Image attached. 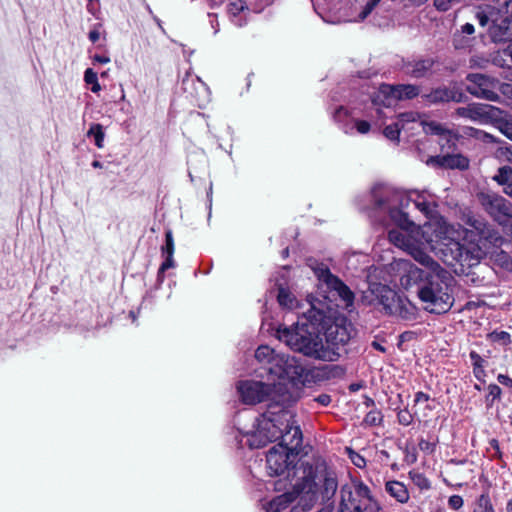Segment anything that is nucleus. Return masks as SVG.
I'll list each match as a JSON object with an SVG mask.
<instances>
[{
    "instance_id": "22",
    "label": "nucleus",
    "mask_w": 512,
    "mask_h": 512,
    "mask_svg": "<svg viewBox=\"0 0 512 512\" xmlns=\"http://www.w3.org/2000/svg\"><path fill=\"white\" fill-rule=\"evenodd\" d=\"M427 101L430 103H440L449 101H459L460 97L455 92L448 88H437L426 95Z\"/></svg>"
},
{
    "instance_id": "60",
    "label": "nucleus",
    "mask_w": 512,
    "mask_h": 512,
    "mask_svg": "<svg viewBox=\"0 0 512 512\" xmlns=\"http://www.w3.org/2000/svg\"><path fill=\"white\" fill-rule=\"evenodd\" d=\"M281 483H282V480H279V481L274 483V487H275L276 490L280 491L282 489V487L280 486Z\"/></svg>"
},
{
    "instance_id": "2",
    "label": "nucleus",
    "mask_w": 512,
    "mask_h": 512,
    "mask_svg": "<svg viewBox=\"0 0 512 512\" xmlns=\"http://www.w3.org/2000/svg\"><path fill=\"white\" fill-rule=\"evenodd\" d=\"M256 360L266 371L271 383L256 380H244L237 384V391L244 404L255 405L270 402L273 407L289 406L296 401L290 392V386L300 381L304 367L293 356L276 353L267 345H261L255 351Z\"/></svg>"
},
{
    "instance_id": "50",
    "label": "nucleus",
    "mask_w": 512,
    "mask_h": 512,
    "mask_svg": "<svg viewBox=\"0 0 512 512\" xmlns=\"http://www.w3.org/2000/svg\"><path fill=\"white\" fill-rule=\"evenodd\" d=\"M474 31V26L470 23H466L461 27V33L463 34L472 35Z\"/></svg>"
},
{
    "instance_id": "61",
    "label": "nucleus",
    "mask_w": 512,
    "mask_h": 512,
    "mask_svg": "<svg viewBox=\"0 0 512 512\" xmlns=\"http://www.w3.org/2000/svg\"><path fill=\"white\" fill-rule=\"evenodd\" d=\"M483 136H484L485 139H489L490 141H494L493 136H491V135H489L487 133H483Z\"/></svg>"
},
{
    "instance_id": "38",
    "label": "nucleus",
    "mask_w": 512,
    "mask_h": 512,
    "mask_svg": "<svg viewBox=\"0 0 512 512\" xmlns=\"http://www.w3.org/2000/svg\"><path fill=\"white\" fill-rule=\"evenodd\" d=\"M498 129L508 139L512 140V124L506 121H500L498 122Z\"/></svg>"
},
{
    "instance_id": "13",
    "label": "nucleus",
    "mask_w": 512,
    "mask_h": 512,
    "mask_svg": "<svg viewBox=\"0 0 512 512\" xmlns=\"http://www.w3.org/2000/svg\"><path fill=\"white\" fill-rule=\"evenodd\" d=\"M419 94V89L414 85H397L392 86L383 84L380 86L376 96L373 97L372 102L375 105H383L390 107L395 100L411 99Z\"/></svg>"
},
{
    "instance_id": "21",
    "label": "nucleus",
    "mask_w": 512,
    "mask_h": 512,
    "mask_svg": "<svg viewBox=\"0 0 512 512\" xmlns=\"http://www.w3.org/2000/svg\"><path fill=\"white\" fill-rule=\"evenodd\" d=\"M385 489L387 493L400 503H407L409 500V492L406 486L399 481L393 480L386 482Z\"/></svg>"
},
{
    "instance_id": "62",
    "label": "nucleus",
    "mask_w": 512,
    "mask_h": 512,
    "mask_svg": "<svg viewBox=\"0 0 512 512\" xmlns=\"http://www.w3.org/2000/svg\"><path fill=\"white\" fill-rule=\"evenodd\" d=\"M211 2L213 3V5H217L220 4L222 0H211Z\"/></svg>"
},
{
    "instance_id": "55",
    "label": "nucleus",
    "mask_w": 512,
    "mask_h": 512,
    "mask_svg": "<svg viewBox=\"0 0 512 512\" xmlns=\"http://www.w3.org/2000/svg\"><path fill=\"white\" fill-rule=\"evenodd\" d=\"M499 339H502V340H509L510 339V335L507 333V332H501L499 334Z\"/></svg>"
},
{
    "instance_id": "30",
    "label": "nucleus",
    "mask_w": 512,
    "mask_h": 512,
    "mask_svg": "<svg viewBox=\"0 0 512 512\" xmlns=\"http://www.w3.org/2000/svg\"><path fill=\"white\" fill-rule=\"evenodd\" d=\"M174 249H175V247H174L173 233L170 229H168L165 232V244L161 247V254H162V256H165V255L173 256Z\"/></svg>"
},
{
    "instance_id": "32",
    "label": "nucleus",
    "mask_w": 512,
    "mask_h": 512,
    "mask_svg": "<svg viewBox=\"0 0 512 512\" xmlns=\"http://www.w3.org/2000/svg\"><path fill=\"white\" fill-rule=\"evenodd\" d=\"M401 127L399 126V123L395 122L392 125H388L385 127L383 133L386 138L389 140L395 141L398 140L399 134H400Z\"/></svg>"
},
{
    "instance_id": "15",
    "label": "nucleus",
    "mask_w": 512,
    "mask_h": 512,
    "mask_svg": "<svg viewBox=\"0 0 512 512\" xmlns=\"http://www.w3.org/2000/svg\"><path fill=\"white\" fill-rule=\"evenodd\" d=\"M333 118L339 125V128L347 135H353L355 132L359 134H367L371 128L368 121L351 117L349 111L343 106H340L335 110Z\"/></svg>"
},
{
    "instance_id": "39",
    "label": "nucleus",
    "mask_w": 512,
    "mask_h": 512,
    "mask_svg": "<svg viewBox=\"0 0 512 512\" xmlns=\"http://www.w3.org/2000/svg\"><path fill=\"white\" fill-rule=\"evenodd\" d=\"M449 507L458 510L463 506V498L460 495H452L448 500Z\"/></svg>"
},
{
    "instance_id": "52",
    "label": "nucleus",
    "mask_w": 512,
    "mask_h": 512,
    "mask_svg": "<svg viewBox=\"0 0 512 512\" xmlns=\"http://www.w3.org/2000/svg\"><path fill=\"white\" fill-rule=\"evenodd\" d=\"M352 461L357 467H362L365 464L364 458L360 455H357L356 458L352 459Z\"/></svg>"
},
{
    "instance_id": "42",
    "label": "nucleus",
    "mask_w": 512,
    "mask_h": 512,
    "mask_svg": "<svg viewBox=\"0 0 512 512\" xmlns=\"http://www.w3.org/2000/svg\"><path fill=\"white\" fill-rule=\"evenodd\" d=\"M418 445H419L420 450L427 452V453H431L434 450V444L430 443L429 441H427L425 439H421L419 441Z\"/></svg>"
},
{
    "instance_id": "40",
    "label": "nucleus",
    "mask_w": 512,
    "mask_h": 512,
    "mask_svg": "<svg viewBox=\"0 0 512 512\" xmlns=\"http://www.w3.org/2000/svg\"><path fill=\"white\" fill-rule=\"evenodd\" d=\"M378 2H379V0H371V1H369L365 5L363 11L361 12L360 18L362 20L365 19L372 12V10L374 9V7L377 5Z\"/></svg>"
},
{
    "instance_id": "33",
    "label": "nucleus",
    "mask_w": 512,
    "mask_h": 512,
    "mask_svg": "<svg viewBox=\"0 0 512 512\" xmlns=\"http://www.w3.org/2000/svg\"><path fill=\"white\" fill-rule=\"evenodd\" d=\"M163 257L165 258V260L162 262V264L158 270V280H160V281H163L165 271L170 268H173L175 266V261H174L173 256L165 255Z\"/></svg>"
},
{
    "instance_id": "12",
    "label": "nucleus",
    "mask_w": 512,
    "mask_h": 512,
    "mask_svg": "<svg viewBox=\"0 0 512 512\" xmlns=\"http://www.w3.org/2000/svg\"><path fill=\"white\" fill-rule=\"evenodd\" d=\"M352 333V325L345 318L337 319L329 325L325 331L324 348L334 349L337 352V360L341 356V348L345 346Z\"/></svg>"
},
{
    "instance_id": "7",
    "label": "nucleus",
    "mask_w": 512,
    "mask_h": 512,
    "mask_svg": "<svg viewBox=\"0 0 512 512\" xmlns=\"http://www.w3.org/2000/svg\"><path fill=\"white\" fill-rule=\"evenodd\" d=\"M369 303L374 306H381L388 315L395 316L402 320L412 321L417 317V308L407 298L400 296L396 291L387 285L374 283L369 288V295L366 296Z\"/></svg>"
},
{
    "instance_id": "3",
    "label": "nucleus",
    "mask_w": 512,
    "mask_h": 512,
    "mask_svg": "<svg viewBox=\"0 0 512 512\" xmlns=\"http://www.w3.org/2000/svg\"><path fill=\"white\" fill-rule=\"evenodd\" d=\"M285 407L269 405L268 410L256 419L255 429L246 432L238 440L240 446L244 445V439L245 444L252 449L261 448L277 440L293 447L301 446L302 432L299 426L295 425L294 416Z\"/></svg>"
},
{
    "instance_id": "54",
    "label": "nucleus",
    "mask_w": 512,
    "mask_h": 512,
    "mask_svg": "<svg viewBox=\"0 0 512 512\" xmlns=\"http://www.w3.org/2000/svg\"><path fill=\"white\" fill-rule=\"evenodd\" d=\"M372 347H373L374 349H376V350H378V351L382 352V353L386 352V348H385L382 344H380V343H378V342H376V341H373V342H372Z\"/></svg>"
},
{
    "instance_id": "44",
    "label": "nucleus",
    "mask_w": 512,
    "mask_h": 512,
    "mask_svg": "<svg viewBox=\"0 0 512 512\" xmlns=\"http://www.w3.org/2000/svg\"><path fill=\"white\" fill-rule=\"evenodd\" d=\"M473 374H474V376H475L479 381L484 382V377L486 376V372H485V370H484V365H482V366H478V367H474V368H473Z\"/></svg>"
},
{
    "instance_id": "63",
    "label": "nucleus",
    "mask_w": 512,
    "mask_h": 512,
    "mask_svg": "<svg viewBox=\"0 0 512 512\" xmlns=\"http://www.w3.org/2000/svg\"><path fill=\"white\" fill-rule=\"evenodd\" d=\"M511 22H512V13H510V15H509V23H511Z\"/></svg>"
},
{
    "instance_id": "41",
    "label": "nucleus",
    "mask_w": 512,
    "mask_h": 512,
    "mask_svg": "<svg viewBox=\"0 0 512 512\" xmlns=\"http://www.w3.org/2000/svg\"><path fill=\"white\" fill-rule=\"evenodd\" d=\"M469 357H470L473 368L482 366L484 364V359L475 351H471L469 354Z\"/></svg>"
},
{
    "instance_id": "43",
    "label": "nucleus",
    "mask_w": 512,
    "mask_h": 512,
    "mask_svg": "<svg viewBox=\"0 0 512 512\" xmlns=\"http://www.w3.org/2000/svg\"><path fill=\"white\" fill-rule=\"evenodd\" d=\"M314 401L322 406H328L331 403V396L328 394H320L314 398Z\"/></svg>"
},
{
    "instance_id": "34",
    "label": "nucleus",
    "mask_w": 512,
    "mask_h": 512,
    "mask_svg": "<svg viewBox=\"0 0 512 512\" xmlns=\"http://www.w3.org/2000/svg\"><path fill=\"white\" fill-rule=\"evenodd\" d=\"M364 422L370 426H376L382 422V415L379 411H370L366 414Z\"/></svg>"
},
{
    "instance_id": "35",
    "label": "nucleus",
    "mask_w": 512,
    "mask_h": 512,
    "mask_svg": "<svg viewBox=\"0 0 512 512\" xmlns=\"http://www.w3.org/2000/svg\"><path fill=\"white\" fill-rule=\"evenodd\" d=\"M417 118H418L417 113L406 112V113H402L398 116L397 123H399V126L401 127V129H403L406 123L415 122V121H417Z\"/></svg>"
},
{
    "instance_id": "19",
    "label": "nucleus",
    "mask_w": 512,
    "mask_h": 512,
    "mask_svg": "<svg viewBox=\"0 0 512 512\" xmlns=\"http://www.w3.org/2000/svg\"><path fill=\"white\" fill-rule=\"evenodd\" d=\"M296 499L297 493L293 488L291 492H285L265 503L264 508L267 512H282Z\"/></svg>"
},
{
    "instance_id": "47",
    "label": "nucleus",
    "mask_w": 512,
    "mask_h": 512,
    "mask_svg": "<svg viewBox=\"0 0 512 512\" xmlns=\"http://www.w3.org/2000/svg\"><path fill=\"white\" fill-rule=\"evenodd\" d=\"M453 43L456 49H462L466 46V41H464V38L461 35H455Z\"/></svg>"
},
{
    "instance_id": "16",
    "label": "nucleus",
    "mask_w": 512,
    "mask_h": 512,
    "mask_svg": "<svg viewBox=\"0 0 512 512\" xmlns=\"http://www.w3.org/2000/svg\"><path fill=\"white\" fill-rule=\"evenodd\" d=\"M423 129L426 133L438 135L440 137V145L442 149H454L459 136L456 132L448 129L443 124L438 122L424 123Z\"/></svg>"
},
{
    "instance_id": "45",
    "label": "nucleus",
    "mask_w": 512,
    "mask_h": 512,
    "mask_svg": "<svg viewBox=\"0 0 512 512\" xmlns=\"http://www.w3.org/2000/svg\"><path fill=\"white\" fill-rule=\"evenodd\" d=\"M100 25L95 26L88 34V38L91 42L95 43L100 38V31H99Z\"/></svg>"
},
{
    "instance_id": "8",
    "label": "nucleus",
    "mask_w": 512,
    "mask_h": 512,
    "mask_svg": "<svg viewBox=\"0 0 512 512\" xmlns=\"http://www.w3.org/2000/svg\"><path fill=\"white\" fill-rule=\"evenodd\" d=\"M380 504L361 481H351L340 489L339 512H379Z\"/></svg>"
},
{
    "instance_id": "4",
    "label": "nucleus",
    "mask_w": 512,
    "mask_h": 512,
    "mask_svg": "<svg viewBox=\"0 0 512 512\" xmlns=\"http://www.w3.org/2000/svg\"><path fill=\"white\" fill-rule=\"evenodd\" d=\"M315 276L320 282L319 290L323 293L322 298L310 297L307 300L309 305V320L313 324L324 323L328 313L335 306L351 311L354 304V293L337 276L323 264L312 267Z\"/></svg>"
},
{
    "instance_id": "31",
    "label": "nucleus",
    "mask_w": 512,
    "mask_h": 512,
    "mask_svg": "<svg viewBox=\"0 0 512 512\" xmlns=\"http://www.w3.org/2000/svg\"><path fill=\"white\" fill-rule=\"evenodd\" d=\"M501 396V388L496 384H490L488 386V394L486 396L487 406L491 407L496 399Z\"/></svg>"
},
{
    "instance_id": "25",
    "label": "nucleus",
    "mask_w": 512,
    "mask_h": 512,
    "mask_svg": "<svg viewBox=\"0 0 512 512\" xmlns=\"http://www.w3.org/2000/svg\"><path fill=\"white\" fill-rule=\"evenodd\" d=\"M278 302L280 306L288 309H293L296 304V299L292 296V294L283 287H280L277 295Z\"/></svg>"
},
{
    "instance_id": "58",
    "label": "nucleus",
    "mask_w": 512,
    "mask_h": 512,
    "mask_svg": "<svg viewBox=\"0 0 512 512\" xmlns=\"http://www.w3.org/2000/svg\"><path fill=\"white\" fill-rule=\"evenodd\" d=\"M469 130L473 133H470V135H473V136H476V137H479V134L481 133L480 131L476 130V129H473V128H469Z\"/></svg>"
},
{
    "instance_id": "26",
    "label": "nucleus",
    "mask_w": 512,
    "mask_h": 512,
    "mask_svg": "<svg viewBox=\"0 0 512 512\" xmlns=\"http://www.w3.org/2000/svg\"><path fill=\"white\" fill-rule=\"evenodd\" d=\"M409 478L421 490H428L431 487L430 481L423 473L412 470L409 472Z\"/></svg>"
},
{
    "instance_id": "20",
    "label": "nucleus",
    "mask_w": 512,
    "mask_h": 512,
    "mask_svg": "<svg viewBox=\"0 0 512 512\" xmlns=\"http://www.w3.org/2000/svg\"><path fill=\"white\" fill-rule=\"evenodd\" d=\"M498 185L502 186L503 192L512 198V167L502 166L492 178Z\"/></svg>"
},
{
    "instance_id": "27",
    "label": "nucleus",
    "mask_w": 512,
    "mask_h": 512,
    "mask_svg": "<svg viewBox=\"0 0 512 512\" xmlns=\"http://www.w3.org/2000/svg\"><path fill=\"white\" fill-rule=\"evenodd\" d=\"M84 81L86 84L91 85V91L93 93H98L101 90V86L98 82L97 73L93 69L88 68L85 70Z\"/></svg>"
},
{
    "instance_id": "5",
    "label": "nucleus",
    "mask_w": 512,
    "mask_h": 512,
    "mask_svg": "<svg viewBox=\"0 0 512 512\" xmlns=\"http://www.w3.org/2000/svg\"><path fill=\"white\" fill-rule=\"evenodd\" d=\"M308 316L309 309L303 312L305 322L298 321L293 326L278 329L277 335L279 340L292 350L314 359L328 362L337 361V352L332 348H324L322 338L315 331L316 326L324 325L326 322L313 324Z\"/></svg>"
},
{
    "instance_id": "17",
    "label": "nucleus",
    "mask_w": 512,
    "mask_h": 512,
    "mask_svg": "<svg viewBox=\"0 0 512 512\" xmlns=\"http://www.w3.org/2000/svg\"><path fill=\"white\" fill-rule=\"evenodd\" d=\"M426 164L433 167L464 170L468 168L469 160L461 154H446L431 156L426 160Z\"/></svg>"
},
{
    "instance_id": "29",
    "label": "nucleus",
    "mask_w": 512,
    "mask_h": 512,
    "mask_svg": "<svg viewBox=\"0 0 512 512\" xmlns=\"http://www.w3.org/2000/svg\"><path fill=\"white\" fill-rule=\"evenodd\" d=\"M248 11L245 0H230L228 4V12L231 16L236 17L241 13Z\"/></svg>"
},
{
    "instance_id": "6",
    "label": "nucleus",
    "mask_w": 512,
    "mask_h": 512,
    "mask_svg": "<svg viewBox=\"0 0 512 512\" xmlns=\"http://www.w3.org/2000/svg\"><path fill=\"white\" fill-rule=\"evenodd\" d=\"M429 272L418 287V297L423 308L434 314L448 312L454 304V279L436 262V266L428 267Z\"/></svg>"
},
{
    "instance_id": "57",
    "label": "nucleus",
    "mask_w": 512,
    "mask_h": 512,
    "mask_svg": "<svg viewBox=\"0 0 512 512\" xmlns=\"http://www.w3.org/2000/svg\"><path fill=\"white\" fill-rule=\"evenodd\" d=\"M506 512H512V498L507 502Z\"/></svg>"
},
{
    "instance_id": "11",
    "label": "nucleus",
    "mask_w": 512,
    "mask_h": 512,
    "mask_svg": "<svg viewBox=\"0 0 512 512\" xmlns=\"http://www.w3.org/2000/svg\"><path fill=\"white\" fill-rule=\"evenodd\" d=\"M301 446H295L280 442L273 446L267 453V470L271 476H280L287 471L294 462Z\"/></svg>"
},
{
    "instance_id": "37",
    "label": "nucleus",
    "mask_w": 512,
    "mask_h": 512,
    "mask_svg": "<svg viewBox=\"0 0 512 512\" xmlns=\"http://www.w3.org/2000/svg\"><path fill=\"white\" fill-rule=\"evenodd\" d=\"M460 2L459 0H434V5L439 11H447L452 4Z\"/></svg>"
},
{
    "instance_id": "18",
    "label": "nucleus",
    "mask_w": 512,
    "mask_h": 512,
    "mask_svg": "<svg viewBox=\"0 0 512 512\" xmlns=\"http://www.w3.org/2000/svg\"><path fill=\"white\" fill-rule=\"evenodd\" d=\"M493 107L486 104L472 103L465 107H459L455 113L457 116L470 119L472 121H482L491 116Z\"/></svg>"
},
{
    "instance_id": "14",
    "label": "nucleus",
    "mask_w": 512,
    "mask_h": 512,
    "mask_svg": "<svg viewBox=\"0 0 512 512\" xmlns=\"http://www.w3.org/2000/svg\"><path fill=\"white\" fill-rule=\"evenodd\" d=\"M469 84L466 90L477 98L496 101L498 95L495 92L496 81L484 74L474 73L467 76Z\"/></svg>"
},
{
    "instance_id": "24",
    "label": "nucleus",
    "mask_w": 512,
    "mask_h": 512,
    "mask_svg": "<svg viewBox=\"0 0 512 512\" xmlns=\"http://www.w3.org/2000/svg\"><path fill=\"white\" fill-rule=\"evenodd\" d=\"M87 136L94 138V143L98 148H103L105 133L101 124H92L87 132Z\"/></svg>"
},
{
    "instance_id": "1",
    "label": "nucleus",
    "mask_w": 512,
    "mask_h": 512,
    "mask_svg": "<svg viewBox=\"0 0 512 512\" xmlns=\"http://www.w3.org/2000/svg\"><path fill=\"white\" fill-rule=\"evenodd\" d=\"M374 198L376 210L387 214L383 221L384 226L390 224L397 228L388 232L389 241L396 247L407 251L417 262L425 267H434L436 262L425 251L429 248L438 255L442 261L456 269L457 265L472 267L479 263L480 249L465 248L460 242L461 231L449 225L442 217L437 215L436 204L428 201L424 194H418L413 200L414 206L428 219L422 226H417L407 214L397 208L400 195L388 189L375 190Z\"/></svg>"
},
{
    "instance_id": "9",
    "label": "nucleus",
    "mask_w": 512,
    "mask_h": 512,
    "mask_svg": "<svg viewBox=\"0 0 512 512\" xmlns=\"http://www.w3.org/2000/svg\"><path fill=\"white\" fill-rule=\"evenodd\" d=\"M510 13H512V0H497L496 7L479 10L475 17L482 27L491 22L490 35L495 42H500L507 39Z\"/></svg>"
},
{
    "instance_id": "51",
    "label": "nucleus",
    "mask_w": 512,
    "mask_h": 512,
    "mask_svg": "<svg viewBox=\"0 0 512 512\" xmlns=\"http://www.w3.org/2000/svg\"><path fill=\"white\" fill-rule=\"evenodd\" d=\"M490 445L491 447L495 450V454L494 456H497V457H500L501 456V452H500V449H499V443L497 440L495 439H492L490 441Z\"/></svg>"
},
{
    "instance_id": "10",
    "label": "nucleus",
    "mask_w": 512,
    "mask_h": 512,
    "mask_svg": "<svg viewBox=\"0 0 512 512\" xmlns=\"http://www.w3.org/2000/svg\"><path fill=\"white\" fill-rule=\"evenodd\" d=\"M481 207L499 224L512 219V203L492 190H483L477 194Z\"/></svg>"
},
{
    "instance_id": "23",
    "label": "nucleus",
    "mask_w": 512,
    "mask_h": 512,
    "mask_svg": "<svg viewBox=\"0 0 512 512\" xmlns=\"http://www.w3.org/2000/svg\"><path fill=\"white\" fill-rule=\"evenodd\" d=\"M432 67V61L429 59L419 60L414 63H409L406 66V73L415 78L423 77Z\"/></svg>"
},
{
    "instance_id": "36",
    "label": "nucleus",
    "mask_w": 512,
    "mask_h": 512,
    "mask_svg": "<svg viewBox=\"0 0 512 512\" xmlns=\"http://www.w3.org/2000/svg\"><path fill=\"white\" fill-rule=\"evenodd\" d=\"M397 420L401 425L409 426L413 422V415L407 410H400L397 414Z\"/></svg>"
},
{
    "instance_id": "48",
    "label": "nucleus",
    "mask_w": 512,
    "mask_h": 512,
    "mask_svg": "<svg viewBox=\"0 0 512 512\" xmlns=\"http://www.w3.org/2000/svg\"><path fill=\"white\" fill-rule=\"evenodd\" d=\"M428 400H429V395L424 392L419 391L415 394V399H414L415 403L427 402Z\"/></svg>"
},
{
    "instance_id": "49",
    "label": "nucleus",
    "mask_w": 512,
    "mask_h": 512,
    "mask_svg": "<svg viewBox=\"0 0 512 512\" xmlns=\"http://www.w3.org/2000/svg\"><path fill=\"white\" fill-rule=\"evenodd\" d=\"M93 61L97 62V63H100V64H107L111 60H110V57H108L106 55H97L96 54V55L93 56Z\"/></svg>"
},
{
    "instance_id": "53",
    "label": "nucleus",
    "mask_w": 512,
    "mask_h": 512,
    "mask_svg": "<svg viewBox=\"0 0 512 512\" xmlns=\"http://www.w3.org/2000/svg\"><path fill=\"white\" fill-rule=\"evenodd\" d=\"M504 94H510L512 96V84H504L501 88Z\"/></svg>"
},
{
    "instance_id": "56",
    "label": "nucleus",
    "mask_w": 512,
    "mask_h": 512,
    "mask_svg": "<svg viewBox=\"0 0 512 512\" xmlns=\"http://www.w3.org/2000/svg\"><path fill=\"white\" fill-rule=\"evenodd\" d=\"M92 167H94V168H102V167H103V165H102V163H101L100 161H98V160H94V161L92 162Z\"/></svg>"
},
{
    "instance_id": "28",
    "label": "nucleus",
    "mask_w": 512,
    "mask_h": 512,
    "mask_svg": "<svg viewBox=\"0 0 512 512\" xmlns=\"http://www.w3.org/2000/svg\"><path fill=\"white\" fill-rule=\"evenodd\" d=\"M473 512H494L490 498L482 494L476 501Z\"/></svg>"
},
{
    "instance_id": "64",
    "label": "nucleus",
    "mask_w": 512,
    "mask_h": 512,
    "mask_svg": "<svg viewBox=\"0 0 512 512\" xmlns=\"http://www.w3.org/2000/svg\"><path fill=\"white\" fill-rule=\"evenodd\" d=\"M475 388H476L477 390H481V388H480V386H479V385H475Z\"/></svg>"
},
{
    "instance_id": "59",
    "label": "nucleus",
    "mask_w": 512,
    "mask_h": 512,
    "mask_svg": "<svg viewBox=\"0 0 512 512\" xmlns=\"http://www.w3.org/2000/svg\"><path fill=\"white\" fill-rule=\"evenodd\" d=\"M499 152H500L501 154H504L503 148H500V149H499ZM505 153L512 155V151H511V149H510V148H508V147H506V148H505Z\"/></svg>"
},
{
    "instance_id": "46",
    "label": "nucleus",
    "mask_w": 512,
    "mask_h": 512,
    "mask_svg": "<svg viewBox=\"0 0 512 512\" xmlns=\"http://www.w3.org/2000/svg\"><path fill=\"white\" fill-rule=\"evenodd\" d=\"M497 380L500 384L511 387L512 388V379L504 374H499L497 376Z\"/></svg>"
}]
</instances>
